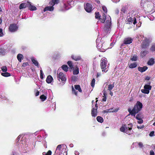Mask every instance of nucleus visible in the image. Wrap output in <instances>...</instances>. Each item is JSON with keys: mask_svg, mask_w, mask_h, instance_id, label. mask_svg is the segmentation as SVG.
<instances>
[{"mask_svg": "<svg viewBox=\"0 0 155 155\" xmlns=\"http://www.w3.org/2000/svg\"><path fill=\"white\" fill-rule=\"evenodd\" d=\"M68 65H69V67H70L71 68H73V66L72 65V63L71 61H68Z\"/></svg>", "mask_w": 155, "mask_h": 155, "instance_id": "nucleus-47", "label": "nucleus"}, {"mask_svg": "<svg viewBox=\"0 0 155 155\" xmlns=\"http://www.w3.org/2000/svg\"><path fill=\"white\" fill-rule=\"evenodd\" d=\"M133 41L132 38H125L124 40V43L126 45L129 44L131 43Z\"/></svg>", "mask_w": 155, "mask_h": 155, "instance_id": "nucleus-16", "label": "nucleus"}, {"mask_svg": "<svg viewBox=\"0 0 155 155\" xmlns=\"http://www.w3.org/2000/svg\"><path fill=\"white\" fill-rule=\"evenodd\" d=\"M54 5H52V6H47L44 9V11L45 12L47 11H53L54 10V8L53 7Z\"/></svg>", "mask_w": 155, "mask_h": 155, "instance_id": "nucleus-22", "label": "nucleus"}, {"mask_svg": "<svg viewBox=\"0 0 155 155\" xmlns=\"http://www.w3.org/2000/svg\"><path fill=\"white\" fill-rule=\"evenodd\" d=\"M0 52L2 54L4 53V50L2 49H0Z\"/></svg>", "mask_w": 155, "mask_h": 155, "instance_id": "nucleus-61", "label": "nucleus"}, {"mask_svg": "<svg viewBox=\"0 0 155 155\" xmlns=\"http://www.w3.org/2000/svg\"><path fill=\"white\" fill-rule=\"evenodd\" d=\"M150 50L152 51H155V45H153L150 48Z\"/></svg>", "mask_w": 155, "mask_h": 155, "instance_id": "nucleus-50", "label": "nucleus"}, {"mask_svg": "<svg viewBox=\"0 0 155 155\" xmlns=\"http://www.w3.org/2000/svg\"><path fill=\"white\" fill-rule=\"evenodd\" d=\"M32 62L33 64L38 68H39V63L36 59L34 58H32L31 59Z\"/></svg>", "mask_w": 155, "mask_h": 155, "instance_id": "nucleus-18", "label": "nucleus"}, {"mask_svg": "<svg viewBox=\"0 0 155 155\" xmlns=\"http://www.w3.org/2000/svg\"><path fill=\"white\" fill-rule=\"evenodd\" d=\"M147 68V66H144L143 67H139L138 68V71L141 72H144Z\"/></svg>", "mask_w": 155, "mask_h": 155, "instance_id": "nucleus-21", "label": "nucleus"}, {"mask_svg": "<svg viewBox=\"0 0 155 155\" xmlns=\"http://www.w3.org/2000/svg\"><path fill=\"white\" fill-rule=\"evenodd\" d=\"M95 83V79L94 78H93L91 82V85L92 87H94V86Z\"/></svg>", "mask_w": 155, "mask_h": 155, "instance_id": "nucleus-43", "label": "nucleus"}, {"mask_svg": "<svg viewBox=\"0 0 155 155\" xmlns=\"http://www.w3.org/2000/svg\"><path fill=\"white\" fill-rule=\"evenodd\" d=\"M28 65V63L27 62L24 63L23 64V66L24 67H25Z\"/></svg>", "mask_w": 155, "mask_h": 155, "instance_id": "nucleus-58", "label": "nucleus"}, {"mask_svg": "<svg viewBox=\"0 0 155 155\" xmlns=\"http://www.w3.org/2000/svg\"><path fill=\"white\" fill-rule=\"evenodd\" d=\"M137 66V64L136 62H134L131 64L129 66L130 68H136Z\"/></svg>", "mask_w": 155, "mask_h": 155, "instance_id": "nucleus-29", "label": "nucleus"}, {"mask_svg": "<svg viewBox=\"0 0 155 155\" xmlns=\"http://www.w3.org/2000/svg\"><path fill=\"white\" fill-rule=\"evenodd\" d=\"M138 144V145L139 146V147L141 148H142L143 147V143L142 142H138L137 143Z\"/></svg>", "mask_w": 155, "mask_h": 155, "instance_id": "nucleus-48", "label": "nucleus"}, {"mask_svg": "<svg viewBox=\"0 0 155 155\" xmlns=\"http://www.w3.org/2000/svg\"><path fill=\"white\" fill-rule=\"evenodd\" d=\"M59 0H52V2L53 3V5L55 4H57L59 3Z\"/></svg>", "mask_w": 155, "mask_h": 155, "instance_id": "nucleus-45", "label": "nucleus"}, {"mask_svg": "<svg viewBox=\"0 0 155 155\" xmlns=\"http://www.w3.org/2000/svg\"><path fill=\"white\" fill-rule=\"evenodd\" d=\"M4 35L2 32V28L0 29V37H2Z\"/></svg>", "mask_w": 155, "mask_h": 155, "instance_id": "nucleus-51", "label": "nucleus"}, {"mask_svg": "<svg viewBox=\"0 0 155 155\" xmlns=\"http://www.w3.org/2000/svg\"><path fill=\"white\" fill-rule=\"evenodd\" d=\"M127 10V8L126 6H122L121 11V12H123L124 13H125Z\"/></svg>", "mask_w": 155, "mask_h": 155, "instance_id": "nucleus-27", "label": "nucleus"}, {"mask_svg": "<svg viewBox=\"0 0 155 155\" xmlns=\"http://www.w3.org/2000/svg\"><path fill=\"white\" fill-rule=\"evenodd\" d=\"M3 72H5L7 71V68L6 66H4L1 67V68Z\"/></svg>", "mask_w": 155, "mask_h": 155, "instance_id": "nucleus-42", "label": "nucleus"}, {"mask_svg": "<svg viewBox=\"0 0 155 155\" xmlns=\"http://www.w3.org/2000/svg\"><path fill=\"white\" fill-rule=\"evenodd\" d=\"M111 25V19L110 17L108 15L107 16L106 21L105 23L104 30L106 33H107L110 31Z\"/></svg>", "mask_w": 155, "mask_h": 155, "instance_id": "nucleus-5", "label": "nucleus"}, {"mask_svg": "<svg viewBox=\"0 0 155 155\" xmlns=\"http://www.w3.org/2000/svg\"><path fill=\"white\" fill-rule=\"evenodd\" d=\"M79 73V69L77 68L76 69H74L73 71V74L74 75H76L78 74Z\"/></svg>", "mask_w": 155, "mask_h": 155, "instance_id": "nucleus-39", "label": "nucleus"}, {"mask_svg": "<svg viewBox=\"0 0 155 155\" xmlns=\"http://www.w3.org/2000/svg\"><path fill=\"white\" fill-rule=\"evenodd\" d=\"M107 61L105 58H102L101 60L100 66L103 71L107 72V68L109 66V64H107Z\"/></svg>", "mask_w": 155, "mask_h": 155, "instance_id": "nucleus-4", "label": "nucleus"}, {"mask_svg": "<svg viewBox=\"0 0 155 155\" xmlns=\"http://www.w3.org/2000/svg\"><path fill=\"white\" fill-rule=\"evenodd\" d=\"M149 45V41L147 38L144 39V41L142 44V48H147Z\"/></svg>", "mask_w": 155, "mask_h": 155, "instance_id": "nucleus-15", "label": "nucleus"}, {"mask_svg": "<svg viewBox=\"0 0 155 155\" xmlns=\"http://www.w3.org/2000/svg\"><path fill=\"white\" fill-rule=\"evenodd\" d=\"M74 87L76 90H78L79 92H82V90L81 89V87L79 85H75Z\"/></svg>", "mask_w": 155, "mask_h": 155, "instance_id": "nucleus-33", "label": "nucleus"}, {"mask_svg": "<svg viewBox=\"0 0 155 155\" xmlns=\"http://www.w3.org/2000/svg\"><path fill=\"white\" fill-rule=\"evenodd\" d=\"M154 134V131H152L150 133V134H149V135L150 137H152L153 136Z\"/></svg>", "mask_w": 155, "mask_h": 155, "instance_id": "nucleus-55", "label": "nucleus"}, {"mask_svg": "<svg viewBox=\"0 0 155 155\" xmlns=\"http://www.w3.org/2000/svg\"><path fill=\"white\" fill-rule=\"evenodd\" d=\"M95 17L96 18H99V20L97 21V23L101 22L102 23H104L106 18V14L105 13H103V17L100 18V14L98 12H96L95 13Z\"/></svg>", "mask_w": 155, "mask_h": 155, "instance_id": "nucleus-8", "label": "nucleus"}, {"mask_svg": "<svg viewBox=\"0 0 155 155\" xmlns=\"http://www.w3.org/2000/svg\"><path fill=\"white\" fill-rule=\"evenodd\" d=\"M57 76L59 80L60 81V79L63 83H64L66 80L65 75L62 72H60L58 73V71Z\"/></svg>", "mask_w": 155, "mask_h": 155, "instance_id": "nucleus-10", "label": "nucleus"}, {"mask_svg": "<svg viewBox=\"0 0 155 155\" xmlns=\"http://www.w3.org/2000/svg\"><path fill=\"white\" fill-rule=\"evenodd\" d=\"M72 91L73 93H74L75 94L77 95V92L74 89V88H72Z\"/></svg>", "mask_w": 155, "mask_h": 155, "instance_id": "nucleus-53", "label": "nucleus"}, {"mask_svg": "<svg viewBox=\"0 0 155 155\" xmlns=\"http://www.w3.org/2000/svg\"><path fill=\"white\" fill-rule=\"evenodd\" d=\"M134 12L133 10L131 11V15L130 14L127 17L126 21L127 24H130L133 23L134 25H135L136 23V20L134 16L135 14H133Z\"/></svg>", "mask_w": 155, "mask_h": 155, "instance_id": "nucleus-3", "label": "nucleus"}, {"mask_svg": "<svg viewBox=\"0 0 155 155\" xmlns=\"http://www.w3.org/2000/svg\"><path fill=\"white\" fill-rule=\"evenodd\" d=\"M150 155H154V152L153 150H151L150 152Z\"/></svg>", "mask_w": 155, "mask_h": 155, "instance_id": "nucleus-57", "label": "nucleus"}, {"mask_svg": "<svg viewBox=\"0 0 155 155\" xmlns=\"http://www.w3.org/2000/svg\"><path fill=\"white\" fill-rule=\"evenodd\" d=\"M44 146L45 148H46L47 147V144H46V142H45V143H44Z\"/></svg>", "mask_w": 155, "mask_h": 155, "instance_id": "nucleus-62", "label": "nucleus"}, {"mask_svg": "<svg viewBox=\"0 0 155 155\" xmlns=\"http://www.w3.org/2000/svg\"><path fill=\"white\" fill-rule=\"evenodd\" d=\"M74 154L75 155H79V153L78 151H75L74 152Z\"/></svg>", "mask_w": 155, "mask_h": 155, "instance_id": "nucleus-59", "label": "nucleus"}, {"mask_svg": "<svg viewBox=\"0 0 155 155\" xmlns=\"http://www.w3.org/2000/svg\"><path fill=\"white\" fill-rule=\"evenodd\" d=\"M138 120L137 121V123L139 124H142L143 122V121L142 119L139 120Z\"/></svg>", "mask_w": 155, "mask_h": 155, "instance_id": "nucleus-52", "label": "nucleus"}, {"mask_svg": "<svg viewBox=\"0 0 155 155\" xmlns=\"http://www.w3.org/2000/svg\"><path fill=\"white\" fill-rule=\"evenodd\" d=\"M21 135H19L17 137V142H18L20 139V137H21Z\"/></svg>", "mask_w": 155, "mask_h": 155, "instance_id": "nucleus-56", "label": "nucleus"}, {"mask_svg": "<svg viewBox=\"0 0 155 155\" xmlns=\"http://www.w3.org/2000/svg\"><path fill=\"white\" fill-rule=\"evenodd\" d=\"M29 2L27 1L26 2L21 3L19 6V8L20 9L25 8L26 7H28Z\"/></svg>", "mask_w": 155, "mask_h": 155, "instance_id": "nucleus-17", "label": "nucleus"}, {"mask_svg": "<svg viewBox=\"0 0 155 155\" xmlns=\"http://www.w3.org/2000/svg\"><path fill=\"white\" fill-rule=\"evenodd\" d=\"M53 80L52 77L51 75L48 76L46 80V82L48 84L51 83Z\"/></svg>", "mask_w": 155, "mask_h": 155, "instance_id": "nucleus-23", "label": "nucleus"}, {"mask_svg": "<svg viewBox=\"0 0 155 155\" xmlns=\"http://www.w3.org/2000/svg\"><path fill=\"white\" fill-rule=\"evenodd\" d=\"M23 58V55L20 54H18L17 56V58L19 62L21 61V59L22 58Z\"/></svg>", "mask_w": 155, "mask_h": 155, "instance_id": "nucleus-30", "label": "nucleus"}, {"mask_svg": "<svg viewBox=\"0 0 155 155\" xmlns=\"http://www.w3.org/2000/svg\"><path fill=\"white\" fill-rule=\"evenodd\" d=\"M18 28V27L16 24H12L10 25L9 27V30L11 32H14L16 31Z\"/></svg>", "mask_w": 155, "mask_h": 155, "instance_id": "nucleus-14", "label": "nucleus"}, {"mask_svg": "<svg viewBox=\"0 0 155 155\" xmlns=\"http://www.w3.org/2000/svg\"><path fill=\"white\" fill-rule=\"evenodd\" d=\"M103 94L104 96H103V98L102 99V101H106L107 99V94L105 91H104L103 93Z\"/></svg>", "mask_w": 155, "mask_h": 155, "instance_id": "nucleus-32", "label": "nucleus"}, {"mask_svg": "<svg viewBox=\"0 0 155 155\" xmlns=\"http://www.w3.org/2000/svg\"><path fill=\"white\" fill-rule=\"evenodd\" d=\"M148 53V51L147 50H145L144 51H142L140 53V56L142 58L143 57L146 56Z\"/></svg>", "mask_w": 155, "mask_h": 155, "instance_id": "nucleus-24", "label": "nucleus"}, {"mask_svg": "<svg viewBox=\"0 0 155 155\" xmlns=\"http://www.w3.org/2000/svg\"><path fill=\"white\" fill-rule=\"evenodd\" d=\"M144 126L143 125H142V126H137V127L138 128V129H142V128H144Z\"/></svg>", "mask_w": 155, "mask_h": 155, "instance_id": "nucleus-54", "label": "nucleus"}, {"mask_svg": "<svg viewBox=\"0 0 155 155\" xmlns=\"http://www.w3.org/2000/svg\"><path fill=\"white\" fill-rule=\"evenodd\" d=\"M113 110V108H110L109 109H108L107 110H104L103 111V112L104 113H108V112H117L118 110V109H116L114 110Z\"/></svg>", "mask_w": 155, "mask_h": 155, "instance_id": "nucleus-19", "label": "nucleus"}, {"mask_svg": "<svg viewBox=\"0 0 155 155\" xmlns=\"http://www.w3.org/2000/svg\"><path fill=\"white\" fill-rule=\"evenodd\" d=\"M84 9L87 12H90L92 11V6L91 4L87 3L86 4H84Z\"/></svg>", "mask_w": 155, "mask_h": 155, "instance_id": "nucleus-13", "label": "nucleus"}, {"mask_svg": "<svg viewBox=\"0 0 155 155\" xmlns=\"http://www.w3.org/2000/svg\"><path fill=\"white\" fill-rule=\"evenodd\" d=\"M102 9L103 11L105 13H107V9L105 6H102Z\"/></svg>", "mask_w": 155, "mask_h": 155, "instance_id": "nucleus-46", "label": "nucleus"}, {"mask_svg": "<svg viewBox=\"0 0 155 155\" xmlns=\"http://www.w3.org/2000/svg\"><path fill=\"white\" fill-rule=\"evenodd\" d=\"M40 98L42 101H44L46 99L47 97L44 95H42L40 96Z\"/></svg>", "mask_w": 155, "mask_h": 155, "instance_id": "nucleus-36", "label": "nucleus"}, {"mask_svg": "<svg viewBox=\"0 0 155 155\" xmlns=\"http://www.w3.org/2000/svg\"><path fill=\"white\" fill-rule=\"evenodd\" d=\"M96 119L97 121L99 122L102 123L103 122V119L101 117L98 116L97 117Z\"/></svg>", "mask_w": 155, "mask_h": 155, "instance_id": "nucleus-31", "label": "nucleus"}, {"mask_svg": "<svg viewBox=\"0 0 155 155\" xmlns=\"http://www.w3.org/2000/svg\"><path fill=\"white\" fill-rule=\"evenodd\" d=\"M154 59L152 58H151L149 59L147 62V64L149 65H152L154 64Z\"/></svg>", "mask_w": 155, "mask_h": 155, "instance_id": "nucleus-26", "label": "nucleus"}, {"mask_svg": "<svg viewBox=\"0 0 155 155\" xmlns=\"http://www.w3.org/2000/svg\"><path fill=\"white\" fill-rule=\"evenodd\" d=\"M28 5L29 9L30 10L34 11L37 9L36 8L35 6L32 5L30 2H29Z\"/></svg>", "mask_w": 155, "mask_h": 155, "instance_id": "nucleus-20", "label": "nucleus"}, {"mask_svg": "<svg viewBox=\"0 0 155 155\" xmlns=\"http://www.w3.org/2000/svg\"><path fill=\"white\" fill-rule=\"evenodd\" d=\"M110 92V94L111 96H113V92L111 91H109Z\"/></svg>", "mask_w": 155, "mask_h": 155, "instance_id": "nucleus-64", "label": "nucleus"}, {"mask_svg": "<svg viewBox=\"0 0 155 155\" xmlns=\"http://www.w3.org/2000/svg\"><path fill=\"white\" fill-rule=\"evenodd\" d=\"M39 91H37L35 94V96H38L39 95Z\"/></svg>", "mask_w": 155, "mask_h": 155, "instance_id": "nucleus-63", "label": "nucleus"}, {"mask_svg": "<svg viewBox=\"0 0 155 155\" xmlns=\"http://www.w3.org/2000/svg\"><path fill=\"white\" fill-rule=\"evenodd\" d=\"M97 104H96L94 107L93 106L91 110V115L93 117H95L97 116Z\"/></svg>", "mask_w": 155, "mask_h": 155, "instance_id": "nucleus-12", "label": "nucleus"}, {"mask_svg": "<svg viewBox=\"0 0 155 155\" xmlns=\"http://www.w3.org/2000/svg\"><path fill=\"white\" fill-rule=\"evenodd\" d=\"M74 1L72 0H69L68 1L67 3H64V7L66 10H68L73 6Z\"/></svg>", "mask_w": 155, "mask_h": 155, "instance_id": "nucleus-11", "label": "nucleus"}, {"mask_svg": "<svg viewBox=\"0 0 155 155\" xmlns=\"http://www.w3.org/2000/svg\"><path fill=\"white\" fill-rule=\"evenodd\" d=\"M41 69L40 71V77L41 79H43V73L42 70L41 68Z\"/></svg>", "mask_w": 155, "mask_h": 155, "instance_id": "nucleus-41", "label": "nucleus"}, {"mask_svg": "<svg viewBox=\"0 0 155 155\" xmlns=\"http://www.w3.org/2000/svg\"><path fill=\"white\" fill-rule=\"evenodd\" d=\"M1 74L2 76L5 77H7L10 76V73L6 72L4 73H2Z\"/></svg>", "mask_w": 155, "mask_h": 155, "instance_id": "nucleus-34", "label": "nucleus"}, {"mask_svg": "<svg viewBox=\"0 0 155 155\" xmlns=\"http://www.w3.org/2000/svg\"><path fill=\"white\" fill-rule=\"evenodd\" d=\"M150 0H142L141 2V5L143 6L144 5L143 4H145L146 2H149Z\"/></svg>", "mask_w": 155, "mask_h": 155, "instance_id": "nucleus-40", "label": "nucleus"}, {"mask_svg": "<svg viewBox=\"0 0 155 155\" xmlns=\"http://www.w3.org/2000/svg\"><path fill=\"white\" fill-rule=\"evenodd\" d=\"M142 107V104L140 102L137 101L132 110L131 109L129 108L128 110L131 115L135 117L136 114L141 110Z\"/></svg>", "mask_w": 155, "mask_h": 155, "instance_id": "nucleus-1", "label": "nucleus"}, {"mask_svg": "<svg viewBox=\"0 0 155 155\" xmlns=\"http://www.w3.org/2000/svg\"><path fill=\"white\" fill-rule=\"evenodd\" d=\"M148 18L151 21L153 20L154 18V16L152 15L149 16Z\"/></svg>", "mask_w": 155, "mask_h": 155, "instance_id": "nucleus-49", "label": "nucleus"}, {"mask_svg": "<svg viewBox=\"0 0 155 155\" xmlns=\"http://www.w3.org/2000/svg\"><path fill=\"white\" fill-rule=\"evenodd\" d=\"M61 68L63 70L66 72L68 70V67L67 65H63L62 66Z\"/></svg>", "mask_w": 155, "mask_h": 155, "instance_id": "nucleus-28", "label": "nucleus"}, {"mask_svg": "<svg viewBox=\"0 0 155 155\" xmlns=\"http://www.w3.org/2000/svg\"><path fill=\"white\" fill-rule=\"evenodd\" d=\"M142 118V115L140 114H138L137 115L136 118V119L137 120H139L140 119H141Z\"/></svg>", "mask_w": 155, "mask_h": 155, "instance_id": "nucleus-37", "label": "nucleus"}, {"mask_svg": "<svg viewBox=\"0 0 155 155\" xmlns=\"http://www.w3.org/2000/svg\"><path fill=\"white\" fill-rule=\"evenodd\" d=\"M51 150H49L47 153L45 152H43L42 154L43 155H51Z\"/></svg>", "mask_w": 155, "mask_h": 155, "instance_id": "nucleus-38", "label": "nucleus"}, {"mask_svg": "<svg viewBox=\"0 0 155 155\" xmlns=\"http://www.w3.org/2000/svg\"><path fill=\"white\" fill-rule=\"evenodd\" d=\"M151 86L149 84H146L144 87V89H141V91L143 93L145 94H148L150 92V90H151Z\"/></svg>", "mask_w": 155, "mask_h": 155, "instance_id": "nucleus-9", "label": "nucleus"}, {"mask_svg": "<svg viewBox=\"0 0 155 155\" xmlns=\"http://www.w3.org/2000/svg\"><path fill=\"white\" fill-rule=\"evenodd\" d=\"M114 82L112 84H109L108 85V90L111 91L114 87Z\"/></svg>", "mask_w": 155, "mask_h": 155, "instance_id": "nucleus-35", "label": "nucleus"}, {"mask_svg": "<svg viewBox=\"0 0 155 155\" xmlns=\"http://www.w3.org/2000/svg\"><path fill=\"white\" fill-rule=\"evenodd\" d=\"M129 126V124L123 125L120 128V131L129 135L131 133L132 128L131 127H130Z\"/></svg>", "mask_w": 155, "mask_h": 155, "instance_id": "nucleus-6", "label": "nucleus"}, {"mask_svg": "<svg viewBox=\"0 0 155 155\" xmlns=\"http://www.w3.org/2000/svg\"><path fill=\"white\" fill-rule=\"evenodd\" d=\"M137 59V57L136 56L134 55L132 58H131V60L132 61H136Z\"/></svg>", "mask_w": 155, "mask_h": 155, "instance_id": "nucleus-44", "label": "nucleus"}, {"mask_svg": "<svg viewBox=\"0 0 155 155\" xmlns=\"http://www.w3.org/2000/svg\"><path fill=\"white\" fill-rule=\"evenodd\" d=\"M99 40L97 38L96 41L97 47L98 49H100L101 51H103L104 50L107 49V48L105 46V44L103 43L101 41L99 42Z\"/></svg>", "mask_w": 155, "mask_h": 155, "instance_id": "nucleus-7", "label": "nucleus"}, {"mask_svg": "<svg viewBox=\"0 0 155 155\" xmlns=\"http://www.w3.org/2000/svg\"><path fill=\"white\" fill-rule=\"evenodd\" d=\"M66 147V145L64 144L59 145L56 148L55 153L58 155H67V151L65 148Z\"/></svg>", "mask_w": 155, "mask_h": 155, "instance_id": "nucleus-2", "label": "nucleus"}, {"mask_svg": "<svg viewBox=\"0 0 155 155\" xmlns=\"http://www.w3.org/2000/svg\"><path fill=\"white\" fill-rule=\"evenodd\" d=\"M71 58L73 59L76 61L79 60L81 59V57L79 56L72 55Z\"/></svg>", "mask_w": 155, "mask_h": 155, "instance_id": "nucleus-25", "label": "nucleus"}, {"mask_svg": "<svg viewBox=\"0 0 155 155\" xmlns=\"http://www.w3.org/2000/svg\"><path fill=\"white\" fill-rule=\"evenodd\" d=\"M113 2H115V3H117V2H118L120 1V0H111Z\"/></svg>", "mask_w": 155, "mask_h": 155, "instance_id": "nucleus-60", "label": "nucleus"}]
</instances>
